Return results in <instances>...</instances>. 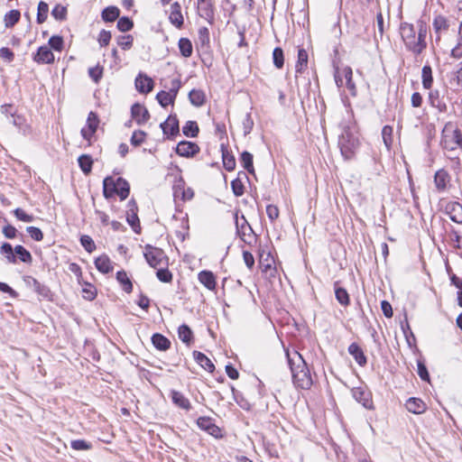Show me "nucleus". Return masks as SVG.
<instances>
[{"mask_svg": "<svg viewBox=\"0 0 462 462\" xmlns=\"http://www.w3.org/2000/svg\"><path fill=\"white\" fill-rule=\"evenodd\" d=\"M335 295L337 301L343 305L347 306L349 304V295L346 289L341 287H337L335 289Z\"/></svg>", "mask_w": 462, "mask_h": 462, "instance_id": "nucleus-50", "label": "nucleus"}, {"mask_svg": "<svg viewBox=\"0 0 462 462\" xmlns=\"http://www.w3.org/2000/svg\"><path fill=\"white\" fill-rule=\"evenodd\" d=\"M193 357L195 361L205 370L209 373H212L215 370V365L211 362V360L202 352L193 351Z\"/></svg>", "mask_w": 462, "mask_h": 462, "instance_id": "nucleus-27", "label": "nucleus"}, {"mask_svg": "<svg viewBox=\"0 0 462 462\" xmlns=\"http://www.w3.org/2000/svg\"><path fill=\"white\" fill-rule=\"evenodd\" d=\"M308 60H309V56H308L307 51L303 48L299 49L298 50V60H297L296 66H295L297 74L302 73L307 69Z\"/></svg>", "mask_w": 462, "mask_h": 462, "instance_id": "nucleus-35", "label": "nucleus"}, {"mask_svg": "<svg viewBox=\"0 0 462 462\" xmlns=\"http://www.w3.org/2000/svg\"><path fill=\"white\" fill-rule=\"evenodd\" d=\"M169 19L170 22L178 29H180L183 26L184 20L181 14V6L178 2L171 4Z\"/></svg>", "mask_w": 462, "mask_h": 462, "instance_id": "nucleus-18", "label": "nucleus"}, {"mask_svg": "<svg viewBox=\"0 0 462 462\" xmlns=\"http://www.w3.org/2000/svg\"><path fill=\"white\" fill-rule=\"evenodd\" d=\"M21 14L18 10H11L5 14L4 22L6 28L14 27L20 20Z\"/></svg>", "mask_w": 462, "mask_h": 462, "instance_id": "nucleus-42", "label": "nucleus"}, {"mask_svg": "<svg viewBox=\"0 0 462 462\" xmlns=\"http://www.w3.org/2000/svg\"><path fill=\"white\" fill-rule=\"evenodd\" d=\"M200 151L199 146L193 142L180 141L175 147V152L181 157L190 158L195 156Z\"/></svg>", "mask_w": 462, "mask_h": 462, "instance_id": "nucleus-12", "label": "nucleus"}, {"mask_svg": "<svg viewBox=\"0 0 462 462\" xmlns=\"http://www.w3.org/2000/svg\"><path fill=\"white\" fill-rule=\"evenodd\" d=\"M96 268L102 273H108L113 270L111 261L106 254L100 255L95 260Z\"/></svg>", "mask_w": 462, "mask_h": 462, "instance_id": "nucleus-33", "label": "nucleus"}, {"mask_svg": "<svg viewBox=\"0 0 462 462\" xmlns=\"http://www.w3.org/2000/svg\"><path fill=\"white\" fill-rule=\"evenodd\" d=\"M180 54L185 58H189L193 52V47L190 40L188 38H180L178 42Z\"/></svg>", "mask_w": 462, "mask_h": 462, "instance_id": "nucleus-40", "label": "nucleus"}, {"mask_svg": "<svg viewBox=\"0 0 462 462\" xmlns=\"http://www.w3.org/2000/svg\"><path fill=\"white\" fill-rule=\"evenodd\" d=\"M49 48L56 51H61L64 46L63 38L60 35H53L49 39Z\"/></svg>", "mask_w": 462, "mask_h": 462, "instance_id": "nucleus-48", "label": "nucleus"}, {"mask_svg": "<svg viewBox=\"0 0 462 462\" xmlns=\"http://www.w3.org/2000/svg\"><path fill=\"white\" fill-rule=\"evenodd\" d=\"M427 25L422 21L418 22V33L412 23L403 22L400 24V33L405 48L414 55L421 54L427 48Z\"/></svg>", "mask_w": 462, "mask_h": 462, "instance_id": "nucleus-1", "label": "nucleus"}, {"mask_svg": "<svg viewBox=\"0 0 462 462\" xmlns=\"http://www.w3.org/2000/svg\"><path fill=\"white\" fill-rule=\"evenodd\" d=\"M156 269V276L161 282H171L172 281V273L169 271L167 266H161Z\"/></svg>", "mask_w": 462, "mask_h": 462, "instance_id": "nucleus-49", "label": "nucleus"}, {"mask_svg": "<svg viewBox=\"0 0 462 462\" xmlns=\"http://www.w3.org/2000/svg\"><path fill=\"white\" fill-rule=\"evenodd\" d=\"M189 102L196 107L202 106L206 103L205 92L201 89H192L189 93Z\"/></svg>", "mask_w": 462, "mask_h": 462, "instance_id": "nucleus-31", "label": "nucleus"}, {"mask_svg": "<svg viewBox=\"0 0 462 462\" xmlns=\"http://www.w3.org/2000/svg\"><path fill=\"white\" fill-rule=\"evenodd\" d=\"M273 64L277 69H282L284 65L283 51L280 47L274 48L273 51Z\"/></svg>", "mask_w": 462, "mask_h": 462, "instance_id": "nucleus-51", "label": "nucleus"}, {"mask_svg": "<svg viewBox=\"0 0 462 462\" xmlns=\"http://www.w3.org/2000/svg\"><path fill=\"white\" fill-rule=\"evenodd\" d=\"M198 280L203 284L208 290L214 291L217 286L216 276L211 271L203 270L199 273Z\"/></svg>", "mask_w": 462, "mask_h": 462, "instance_id": "nucleus-19", "label": "nucleus"}, {"mask_svg": "<svg viewBox=\"0 0 462 462\" xmlns=\"http://www.w3.org/2000/svg\"><path fill=\"white\" fill-rule=\"evenodd\" d=\"M120 14V10L116 6H107L106 7L101 14V17L103 21L106 23H111L116 21Z\"/></svg>", "mask_w": 462, "mask_h": 462, "instance_id": "nucleus-37", "label": "nucleus"}, {"mask_svg": "<svg viewBox=\"0 0 462 462\" xmlns=\"http://www.w3.org/2000/svg\"><path fill=\"white\" fill-rule=\"evenodd\" d=\"M185 183L180 180L177 184L174 185V197L179 198L180 196L183 201L189 200L194 197V191L191 188L185 189Z\"/></svg>", "mask_w": 462, "mask_h": 462, "instance_id": "nucleus-26", "label": "nucleus"}, {"mask_svg": "<svg viewBox=\"0 0 462 462\" xmlns=\"http://www.w3.org/2000/svg\"><path fill=\"white\" fill-rule=\"evenodd\" d=\"M154 86V82L152 78L148 77L145 74L139 73V75L135 79V88L137 91L141 94H148L150 93Z\"/></svg>", "mask_w": 462, "mask_h": 462, "instance_id": "nucleus-15", "label": "nucleus"}, {"mask_svg": "<svg viewBox=\"0 0 462 462\" xmlns=\"http://www.w3.org/2000/svg\"><path fill=\"white\" fill-rule=\"evenodd\" d=\"M352 397L367 410H374L372 393L366 386L354 387L351 390Z\"/></svg>", "mask_w": 462, "mask_h": 462, "instance_id": "nucleus-9", "label": "nucleus"}, {"mask_svg": "<svg viewBox=\"0 0 462 462\" xmlns=\"http://www.w3.org/2000/svg\"><path fill=\"white\" fill-rule=\"evenodd\" d=\"M103 67L97 65L88 69V76L95 83H98L103 77Z\"/></svg>", "mask_w": 462, "mask_h": 462, "instance_id": "nucleus-57", "label": "nucleus"}, {"mask_svg": "<svg viewBox=\"0 0 462 462\" xmlns=\"http://www.w3.org/2000/svg\"><path fill=\"white\" fill-rule=\"evenodd\" d=\"M131 115L133 119L139 125L145 124L150 119V114L147 108L139 103H135L132 106Z\"/></svg>", "mask_w": 462, "mask_h": 462, "instance_id": "nucleus-14", "label": "nucleus"}, {"mask_svg": "<svg viewBox=\"0 0 462 462\" xmlns=\"http://www.w3.org/2000/svg\"><path fill=\"white\" fill-rule=\"evenodd\" d=\"M175 98L176 97H173V95L164 90L158 92L156 95V99L162 107H166L169 105H172L174 103Z\"/></svg>", "mask_w": 462, "mask_h": 462, "instance_id": "nucleus-44", "label": "nucleus"}, {"mask_svg": "<svg viewBox=\"0 0 462 462\" xmlns=\"http://www.w3.org/2000/svg\"><path fill=\"white\" fill-rule=\"evenodd\" d=\"M231 189L236 197H241L245 192V186L240 178H236L231 181Z\"/></svg>", "mask_w": 462, "mask_h": 462, "instance_id": "nucleus-59", "label": "nucleus"}, {"mask_svg": "<svg viewBox=\"0 0 462 462\" xmlns=\"http://www.w3.org/2000/svg\"><path fill=\"white\" fill-rule=\"evenodd\" d=\"M446 213L449 218L457 224H462V205L458 202H449L446 206Z\"/></svg>", "mask_w": 462, "mask_h": 462, "instance_id": "nucleus-17", "label": "nucleus"}, {"mask_svg": "<svg viewBox=\"0 0 462 462\" xmlns=\"http://www.w3.org/2000/svg\"><path fill=\"white\" fill-rule=\"evenodd\" d=\"M358 146V139L354 136L348 128H345L338 138V147L342 156L346 160L353 159Z\"/></svg>", "mask_w": 462, "mask_h": 462, "instance_id": "nucleus-5", "label": "nucleus"}, {"mask_svg": "<svg viewBox=\"0 0 462 462\" xmlns=\"http://www.w3.org/2000/svg\"><path fill=\"white\" fill-rule=\"evenodd\" d=\"M196 424L199 430L207 432L210 436L216 439H221L223 437L221 429L216 425L214 419L208 416L199 417L196 420Z\"/></svg>", "mask_w": 462, "mask_h": 462, "instance_id": "nucleus-10", "label": "nucleus"}, {"mask_svg": "<svg viewBox=\"0 0 462 462\" xmlns=\"http://www.w3.org/2000/svg\"><path fill=\"white\" fill-rule=\"evenodd\" d=\"M422 86L425 89H430L433 83L432 69L430 65H424L421 70Z\"/></svg>", "mask_w": 462, "mask_h": 462, "instance_id": "nucleus-39", "label": "nucleus"}, {"mask_svg": "<svg viewBox=\"0 0 462 462\" xmlns=\"http://www.w3.org/2000/svg\"><path fill=\"white\" fill-rule=\"evenodd\" d=\"M198 2L199 4L200 16L212 23L214 20V7L211 0H198Z\"/></svg>", "mask_w": 462, "mask_h": 462, "instance_id": "nucleus-22", "label": "nucleus"}, {"mask_svg": "<svg viewBox=\"0 0 462 462\" xmlns=\"http://www.w3.org/2000/svg\"><path fill=\"white\" fill-rule=\"evenodd\" d=\"M236 227L237 236L247 245H252V240H246V236H250L251 234H254V230L252 226L249 225L247 220L244 216L241 217L242 222L238 221V216L236 214Z\"/></svg>", "mask_w": 462, "mask_h": 462, "instance_id": "nucleus-13", "label": "nucleus"}, {"mask_svg": "<svg viewBox=\"0 0 462 462\" xmlns=\"http://www.w3.org/2000/svg\"><path fill=\"white\" fill-rule=\"evenodd\" d=\"M449 180L450 176L447 171L440 169L436 171L434 175V183L438 191H444Z\"/></svg>", "mask_w": 462, "mask_h": 462, "instance_id": "nucleus-23", "label": "nucleus"}, {"mask_svg": "<svg viewBox=\"0 0 462 462\" xmlns=\"http://www.w3.org/2000/svg\"><path fill=\"white\" fill-rule=\"evenodd\" d=\"M151 340L153 346L160 351H166L171 347L170 339L161 333H154Z\"/></svg>", "mask_w": 462, "mask_h": 462, "instance_id": "nucleus-29", "label": "nucleus"}, {"mask_svg": "<svg viewBox=\"0 0 462 462\" xmlns=\"http://www.w3.org/2000/svg\"><path fill=\"white\" fill-rule=\"evenodd\" d=\"M171 398L172 402L182 410L189 411L192 408L189 400L179 391L171 390Z\"/></svg>", "mask_w": 462, "mask_h": 462, "instance_id": "nucleus-20", "label": "nucleus"}, {"mask_svg": "<svg viewBox=\"0 0 462 462\" xmlns=\"http://www.w3.org/2000/svg\"><path fill=\"white\" fill-rule=\"evenodd\" d=\"M145 136L146 133L144 131H134L130 139L131 144L135 147L140 146L144 142Z\"/></svg>", "mask_w": 462, "mask_h": 462, "instance_id": "nucleus-58", "label": "nucleus"}, {"mask_svg": "<svg viewBox=\"0 0 462 462\" xmlns=\"http://www.w3.org/2000/svg\"><path fill=\"white\" fill-rule=\"evenodd\" d=\"M222 150V161L224 168L227 171H232L236 168V159L235 156L230 153L226 149L224 148V146H221Z\"/></svg>", "mask_w": 462, "mask_h": 462, "instance_id": "nucleus-36", "label": "nucleus"}, {"mask_svg": "<svg viewBox=\"0 0 462 462\" xmlns=\"http://www.w3.org/2000/svg\"><path fill=\"white\" fill-rule=\"evenodd\" d=\"M286 356L291 372L294 385L304 390L310 389L313 383V381L307 363L301 355L297 351L290 354L287 350Z\"/></svg>", "mask_w": 462, "mask_h": 462, "instance_id": "nucleus-2", "label": "nucleus"}, {"mask_svg": "<svg viewBox=\"0 0 462 462\" xmlns=\"http://www.w3.org/2000/svg\"><path fill=\"white\" fill-rule=\"evenodd\" d=\"M126 221L129 226L133 228L134 232L139 234L141 232L140 220L137 213L127 212Z\"/></svg>", "mask_w": 462, "mask_h": 462, "instance_id": "nucleus-47", "label": "nucleus"}, {"mask_svg": "<svg viewBox=\"0 0 462 462\" xmlns=\"http://www.w3.org/2000/svg\"><path fill=\"white\" fill-rule=\"evenodd\" d=\"M442 148L459 155L462 152V131L452 122L445 124L441 132Z\"/></svg>", "mask_w": 462, "mask_h": 462, "instance_id": "nucleus-3", "label": "nucleus"}, {"mask_svg": "<svg viewBox=\"0 0 462 462\" xmlns=\"http://www.w3.org/2000/svg\"><path fill=\"white\" fill-rule=\"evenodd\" d=\"M253 158V154L247 151H244L240 155V162L249 173L254 172Z\"/></svg>", "mask_w": 462, "mask_h": 462, "instance_id": "nucleus-41", "label": "nucleus"}, {"mask_svg": "<svg viewBox=\"0 0 462 462\" xmlns=\"http://www.w3.org/2000/svg\"><path fill=\"white\" fill-rule=\"evenodd\" d=\"M348 353L353 356L355 361L360 365L365 366L367 363L366 356L364 354L363 349L357 343H352L348 346Z\"/></svg>", "mask_w": 462, "mask_h": 462, "instance_id": "nucleus-24", "label": "nucleus"}, {"mask_svg": "<svg viewBox=\"0 0 462 462\" xmlns=\"http://www.w3.org/2000/svg\"><path fill=\"white\" fill-rule=\"evenodd\" d=\"M48 13H49L48 4L45 3L44 1H40L38 4V8H37L36 22L39 24L43 23L48 17Z\"/></svg>", "mask_w": 462, "mask_h": 462, "instance_id": "nucleus-45", "label": "nucleus"}, {"mask_svg": "<svg viewBox=\"0 0 462 462\" xmlns=\"http://www.w3.org/2000/svg\"><path fill=\"white\" fill-rule=\"evenodd\" d=\"M79 241H80V245L84 247V249L88 253H92L93 251L96 250V245H95L94 240L91 238V236H89L88 235H82L80 236Z\"/></svg>", "mask_w": 462, "mask_h": 462, "instance_id": "nucleus-56", "label": "nucleus"}, {"mask_svg": "<svg viewBox=\"0 0 462 462\" xmlns=\"http://www.w3.org/2000/svg\"><path fill=\"white\" fill-rule=\"evenodd\" d=\"M433 27L436 32H439L442 30H448V20L444 16L439 15L433 21Z\"/></svg>", "mask_w": 462, "mask_h": 462, "instance_id": "nucleus-62", "label": "nucleus"}, {"mask_svg": "<svg viewBox=\"0 0 462 462\" xmlns=\"http://www.w3.org/2000/svg\"><path fill=\"white\" fill-rule=\"evenodd\" d=\"M405 407L410 412L414 414H421L427 409L425 402L421 399L415 397L409 398L406 401Z\"/></svg>", "mask_w": 462, "mask_h": 462, "instance_id": "nucleus-21", "label": "nucleus"}, {"mask_svg": "<svg viewBox=\"0 0 462 462\" xmlns=\"http://www.w3.org/2000/svg\"><path fill=\"white\" fill-rule=\"evenodd\" d=\"M14 215L20 221L30 223L34 220V217L32 215L27 214L23 209L20 208L14 210Z\"/></svg>", "mask_w": 462, "mask_h": 462, "instance_id": "nucleus-63", "label": "nucleus"}, {"mask_svg": "<svg viewBox=\"0 0 462 462\" xmlns=\"http://www.w3.org/2000/svg\"><path fill=\"white\" fill-rule=\"evenodd\" d=\"M160 126L163 134L167 136V139H173L180 134L179 120L176 115H170Z\"/></svg>", "mask_w": 462, "mask_h": 462, "instance_id": "nucleus-11", "label": "nucleus"}, {"mask_svg": "<svg viewBox=\"0 0 462 462\" xmlns=\"http://www.w3.org/2000/svg\"><path fill=\"white\" fill-rule=\"evenodd\" d=\"M51 15L57 21H64L67 18V8L58 4L53 7L51 11Z\"/></svg>", "mask_w": 462, "mask_h": 462, "instance_id": "nucleus-54", "label": "nucleus"}, {"mask_svg": "<svg viewBox=\"0 0 462 462\" xmlns=\"http://www.w3.org/2000/svg\"><path fill=\"white\" fill-rule=\"evenodd\" d=\"M254 125V123L252 118L251 113H247L243 120V131L245 136H246L252 132Z\"/></svg>", "mask_w": 462, "mask_h": 462, "instance_id": "nucleus-64", "label": "nucleus"}, {"mask_svg": "<svg viewBox=\"0 0 462 462\" xmlns=\"http://www.w3.org/2000/svg\"><path fill=\"white\" fill-rule=\"evenodd\" d=\"M33 60L39 64H51L54 62V54L48 46H41L38 48Z\"/></svg>", "mask_w": 462, "mask_h": 462, "instance_id": "nucleus-16", "label": "nucleus"}, {"mask_svg": "<svg viewBox=\"0 0 462 462\" xmlns=\"http://www.w3.org/2000/svg\"><path fill=\"white\" fill-rule=\"evenodd\" d=\"M429 101L430 106L436 108L439 114L448 112L449 98L446 88L431 90L429 94Z\"/></svg>", "mask_w": 462, "mask_h": 462, "instance_id": "nucleus-7", "label": "nucleus"}, {"mask_svg": "<svg viewBox=\"0 0 462 462\" xmlns=\"http://www.w3.org/2000/svg\"><path fill=\"white\" fill-rule=\"evenodd\" d=\"M116 42L123 50H130L133 46L134 37L130 34L119 35L116 38Z\"/></svg>", "mask_w": 462, "mask_h": 462, "instance_id": "nucleus-52", "label": "nucleus"}, {"mask_svg": "<svg viewBox=\"0 0 462 462\" xmlns=\"http://www.w3.org/2000/svg\"><path fill=\"white\" fill-rule=\"evenodd\" d=\"M0 253L5 256L9 263H16L17 258L24 263L32 262L31 253L21 245L13 247L11 244L5 242L0 247Z\"/></svg>", "mask_w": 462, "mask_h": 462, "instance_id": "nucleus-4", "label": "nucleus"}, {"mask_svg": "<svg viewBox=\"0 0 462 462\" xmlns=\"http://www.w3.org/2000/svg\"><path fill=\"white\" fill-rule=\"evenodd\" d=\"M116 189H117V196L120 198L121 200H125L130 193V185L129 182L122 178L118 177L116 179Z\"/></svg>", "mask_w": 462, "mask_h": 462, "instance_id": "nucleus-32", "label": "nucleus"}, {"mask_svg": "<svg viewBox=\"0 0 462 462\" xmlns=\"http://www.w3.org/2000/svg\"><path fill=\"white\" fill-rule=\"evenodd\" d=\"M116 27L120 32H126L133 29L134 22L128 16H123L118 19Z\"/></svg>", "mask_w": 462, "mask_h": 462, "instance_id": "nucleus-46", "label": "nucleus"}, {"mask_svg": "<svg viewBox=\"0 0 462 462\" xmlns=\"http://www.w3.org/2000/svg\"><path fill=\"white\" fill-rule=\"evenodd\" d=\"M342 76L346 80V87L349 90V93L352 97H356L357 94L356 87L355 82L353 81V70L350 67H345L342 71Z\"/></svg>", "mask_w": 462, "mask_h": 462, "instance_id": "nucleus-28", "label": "nucleus"}, {"mask_svg": "<svg viewBox=\"0 0 462 462\" xmlns=\"http://www.w3.org/2000/svg\"><path fill=\"white\" fill-rule=\"evenodd\" d=\"M78 162L80 170L85 175H88L92 171L94 161L88 154H81L78 158Z\"/></svg>", "mask_w": 462, "mask_h": 462, "instance_id": "nucleus-34", "label": "nucleus"}, {"mask_svg": "<svg viewBox=\"0 0 462 462\" xmlns=\"http://www.w3.org/2000/svg\"><path fill=\"white\" fill-rule=\"evenodd\" d=\"M23 280L27 287L32 288L38 294L40 299L53 300V293L48 285L40 282L31 275L23 276Z\"/></svg>", "mask_w": 462, "mask_h": 462, "instance_id": "nucleus-8", "label": "nucleus"}, {"mask_svg": "<svg viewBox=\"0 0 462 462\" xmlns=\"http://www.w3.org/2000/svg\"><path fill=\"white\" fill-rule=\"evenodd\" d=\"M70 447L75 450H89L92 445L85 439H74L71 440Z\"/></svg>", "mask_w": 462, "mask_h": 462, "instance_id": "nucleus-61", "label": "nucleus"}, {"mask_svg": "<svg viewBox=\"0 0 462 462\" xmlns=\"http://www.w3.org/2000/svg\"><path fill=\"white\" fill-rule=\"evenodd\" d=\"M179 338L187 346H190L194 342V335L191 328L182 324L178 328Z\"/></svg>", "mask_w": 462, "mask_h": 462, "instance_id": "nucleus-30", "label": "nucleus"}, {"mask_svg": "<svg viewBox=\"0 0 462 462\" xmlns=\"http://www.w3.org/2000/svg\"><path fill=\"white\" fill-rule=\"evenodd\" d=\"M143 255L148 264L152 268L156 269L161 266H168V257L164 251L159 247L146 245Z\"/></svg>", "mask_w": 462, "mask_h": 462, "instance_id": "nucleus-6", "label": "nucleus"}, {"mask_svg": "<svg viewBox=\"0 0 462 462\" xmlns=\"http://www.w3.org/2000/svg\"><path fill=\"white\" fill-rule=\"evenodd\" d=\"M451 57L460 59L462 57V22L460 23L458 32V42L457 45L451 50Z\"/></svg>", "mask_w": 462, "mask_h": 462, "instance_id": "nucleus-55", "label": "nucleus"}, {"mask_svg": "<svg viewBox=\"0 0 462 462\" xmlns=\"http://www.w3.org/2000/svg\"><path fill=\"white\" fill-rule=\"evenodd\" d=\"M182 133L187 137H197L199 133V128L196 121H187L182 127Z\"/></svg>", "mask_w": 462, "mask_h": 462, "instance_id": "nucleus-43", "label": "nucleus"}, {"mask_svg": "<svg viewBox=\"0 0 462 462\" xmlns=\"http://www.w3.org/2000/svg\"><path fill=\"white\" fill-rule=\"evenodd\" d=\"M116 280L122 285L123 290L126 293L132 292L133 283L125 271L122 270L116 273Z\"/></svg>", "mask_w": 462, "mask_h": 462, "instance_id": "nucleus-38", "label": "nucleus"}, {"mask_svg": "<svg viewBox=\"0 0 462 462\" xmlns=\"http://www.w3.org/2000/svg\"><path fill=\"white\" fill-rule=\"evenodd\" d=\"M393 127L390 125H384L382 129L383 141L387 149H390L393 143Z\"/></svg>", "mask_w": 462, "mask_h": 462, "instance_id": "nucleus-53", "label": "nucleus"}, {"mask_svg": "<svg viewBox=\"0 0 462 462\" xmlns=\"http://www.w3.org/2000/svg\"><path fill=\"white\" fill-rule=\"evenodd\" d=\"M98 125V116L95 112H90L87 119V127L90 129V132H97Z\"/></svg>", "mask_w": 462, "mask_h": 462, "instance_id": "nucleus-60", "label": "nucleus"}, {"mask_svg": "<svg viewBox=\"0 0 462 462\" xmlns=\"http://www.w3.org/2000/svg\"><path fill=\"white\" fill-rule=\"evenodd\" d=\"M103 195L106 199L117 195L116 180L111 176L106 177L103 180Z\"/></svg>", "mask_w": 462, "mask_h": 462, "instance_id": "nucleus-25", "label": "nucleus"}]
</instances>
